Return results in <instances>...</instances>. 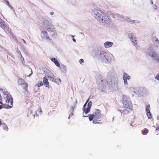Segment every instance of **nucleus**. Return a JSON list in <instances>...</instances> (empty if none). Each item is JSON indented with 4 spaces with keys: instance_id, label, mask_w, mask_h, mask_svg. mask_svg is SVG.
Segmentation results:
<instances>
[{
    "instance_id": "8",
    "label": "nucleus",
    "mask_w": 159,
    "mask_h": 159,
    "mask_svg": "<svg viewBox=\"0 0 159 159\" xmlns=\"http://www.w3.org/2000/svg\"><path fill=\"white\" fill-rule=\"evenodd\" d=\"M149 56L151 57L153 61L159 63V54L155 51L150 52Z\"/></svg>"
},
{
    "instance_id": "14",
    "label": "nucleus",
    "mask_w": 159,
    "mask_h": 159,
    "mask_svg": "<svg viewBox=\"0 0 159 159\" xmlns=\"http://www.w3.org/2000/svg\"><path fill=\"white\" fill-rule=\"evenodd\" d=\"M113 43L110 41H106L104 43V46L105 48H111L113 46Z\"/></svg>"
},
{
    "instance_id": "44",
    "label": "nucleus",
    "mask_w": 159,
    "mask_h": 159,
    "mask_svg": "<svg viewBox=\"0 0 159 159\" xmlns=\"http://www.w3.org/2000/svg\"><path fill=\"white\" fill-rule=\"evenodd\" d=\"M72 40H73V41L74 42H75L76 41V40L74 38H73L72 39Z\"/></svg>"
},
{
    "instance_id": "33",
    "label": "nucleus",
    "mask_w": 159,
    "mask_h": 159,
    "mask_svg": "<svg viewBox=\"0 0 159 159\" xmlns=\"http://www.w3.org/2000/svg\"><path fill=\"white\" fill-rule=\"evenodd\" d=\"M20 59H21V60L22 63L24 64L23 62L24 61V58L22 57L21 55V56Z\"/></svg>"
},
{
    "instance_id": "32",
    "label": "nucleus",
    "mask_w": 159,
    "mask_h": 159,
    "mask_svg": "<svg viewBox=\"0 0 159 159\" xmlns=\"http://www.w3.org/2000/svg\"><path fill=\"white\" fill-rule=\"evenodd\" d=\"M79 62L80 64H82L84 62V60L82 59H81L79 60Z\"/></svg>"
},
{
    "instance_id": "36",
    "label": "nucleus",
    "mask_w": 159,
    "mask_h": 159,
    "mask_svg": "<svg viewBox=\"0 0 159 159\" xmlns=\"http://www.w3.org/2000/svg\"><path fill=\"white\" fill-rule=\"evenodd\" d=\"M148 130L147 129H144L143 131V133L144 134H146L147 133Z\"/></svg>"
},
{
    "instance_id": "50",
    "label": "nucleus",
    "mask_w": 159,
    "mask_h": 159,
    "mask_svg": "<svg viewBox=\"0 0 159 159\" xmlns=\"http://www.w3.org/2000/svg\"><path fill=\"white\" fill-rule=\"evenodd\" d=\"M57 83V84H59L58 83Z\"/></svg>"
},
{
    "instance_id": "25",
    "label": "nucleus",
    "mask_w": 159,
    "mask_h": 159,
    "mask_svg": "<svg viewBox=\"0 0 159 159\" xmlns=\"http://www.w3.org/2000/svg\"><path fill=\"white\" fill-rule=\"evenodd\" d=\"M83 108L84 109H83L84 112L85 114H87L88 112H89L90 109V108L88 107H87V108H86V107H83Z\"/></svg>"
},
{
    "instance_id": "34",
    "label": "nucleus",
    "mask_w": 159,
    "mask_h": 159,
    "mask_svg": "<svg viewBox=\"0 0 159 159\" xmlns=\"http://www.w3.org/2000/svg\"><path fill=\"white\" fill-rule=\"evenodd\" d=\"M73 115V112H72L70 114L68 118L70 119V117H72Z\"/></svg>"
},
{
    "instance_id": "12",
    "label": "nucleus",
    "mask_w": 159,
    "mask_h": 159,
    "mask_svg": "<svg viewBox=\"0 0 159 159\" xmlns=\"http://www.w3.org/2000/svg\"><path fill=\"white\" fill-rule=\"evenodd\" d=\"M18 82L19 84L22 86L25 90L26 91L27 90L28 85L24 80L22 79H20L18 80Z\"/></svg>"
},
{
    "instance_id": "10",
    "label": "nucleus",
    "mask_w": 159,
    "mask_h": 159,
    "mask_svg": "<svg viewBox=\"0 0 159 159\" xmlns=\"http://www.w3.org/2000/svg\"><path fill=\"white\" fill-rule=\"evenodd\" d=\"M40 37L42 39H44L47 41L51 42L52 39L50 38L47 31L43 30L41 32Z\"/></svg>"
},
{
    "instance_id": "22",
    "label": "nucleus",
    "mask_w": 159,
    "mask_h": 159,
    "mask_svg": "<svg viewBox=\"0 0 159 159\" xmlns=\"http://www.w3.org/2000/svg\"><path fill=\"white\" fill-rule=\"evenodd\" d=\"M113 17L114 18H117L120 19H122L123 18L122 16L121 15L118 13H115L113 15Z\"/></svg>"
},
{
    "instance_id": "24",
    "label": "nucleus",
    "mask_w": 159,
    "mask_h": 159,
    "mask_svg": "<svg viewBox=\"0 0 159 159\" xmlns=\"http://www.w3.org/2000/svg\"><path fill=\"white\" fill-rule=\"evenodd\" d=\"M43 85V83L41 81H39L35 85V87L39 88Z\"/></svg>"
},
{
    "instance_id": "2",
    "label": "nucleus",
    "mask_w": 159,
    "mask_h": 159,
    "mask_svg": "<svg viewBox=\"0 0 159 159\" xmlns=\"http://www.w3.org/2000/svg\"><path fill=\"white\" fill-rule=\"evenodd\" d=\"M92 14L96 19L102 23L109 24L111 22V18L106 13L101 10H93Z\"/></svg>"
},
{
    "instance_id": "47",
    "label": "nucleus",
    "mask_w": 159,
    "mask_h": 159,
    "mask_svg": "<svg viewBox=\"0 0 159 159\" xmlns=\"http://www.w3.org/2000/svg\"><path fill=\"white\" fill-rule=\"evenodd\" d=\"M1 124H2L1 122V121L0 120V125Z\"/></svg>"
},
{
    "instance_id": "39",
    "label": "nucleus",
    "mask_w": 159,
    "mask_h": 159,
    "mask_svg": "<svg viewBox=\"0 0 159 159\" xmlns=\"http://www.w3.org/2000/svg\"><path fill=\"white\" fill-rule=\"evenodd\" d=\"M54 14V12H52V11L50 13V14L51 15V16H52V15H53Z\"/></svg>"
},
{
    "instance_id": "30",
    "label": "nucleus",
    "mask_w": 159,
    "mask_h": 159,
    "mask_svg": "<svg viewBox=\"0 0 159 159\" xmlns=\"http://www.w3.org/2000/svg\"><path fill=\"white\" fill-rule=\"evenodd\" d=\"M155 79L159 81V73H158L155 76Z\"/></svg>"
},
{
    "instance_id": "9",
    "label": "nucleus",
    "mask_w": 159,
    "mask_h": 159,
    "mask_svg": "<svg viewBox=\"0 0 159 159\" xmlns=\"http://www.w3.org/2000/svg\"><path fill=\"white\" fill-rule=\"evenodd\" d=\"M90 121L92 120H96L100 119L101 115V113L98 111H97L93 113V114L89 115L88 116Z\"/></svg>"
},
{
    "instance_id": "35",
    "label": "nucleus",
    "mask_w": 159,
    "mask_h": 159,
    "mask_svg": "<svg viewBox=\"0 0 159 159\" xmlns=\"http://www.w3.org/2000/svg\"><path fill=\"white\" fill-rule=\"evenodd\" d=\"M89 98H88V99L86 101V102L85 103V104H84V107H86V103H87L88 102H89Z\"/></svg>"
},
{
    "instance_id": "1",
    "label": "nucleus",
    "mask_w": 159,
    "mask_h": 159,
    "mask_svg": "<svg viewBox=\"0 0 159 159\" xmlns=\"http://www.w3.org/2000/svg\"><path fill=\"white\" fill-rule=\"evenodd\" d=\"M13 103L12 97L7 91H3L2 98L0 95V110L2 108H11L13 106Z\"/></svg>"
},
{
    "instance_id": "16",
    "label": "nucleus",
    "mask_w": 159,
    "mask_h": 159,
    "mask_svg": "<svg viewBox=\"0 0 159 159\" xmlns=\"http://www.w3.org/2000/svg\"><path fill=\"white\" fill-rule=\"evenodd\" d=\"M150 105H148L146 107V111L147 113V115L148 118H151V114L150 111Z\"/></svg>"
},
{
    "instance_id": "17",
    "label": "nucleus",
    "mask_w": 159,
    "mask_h": 159,
    "mask_svg": "<svg viewBox=\"0 0 159 159\" xmlns=\"http://www.w3.org/2000/svg\"><path fill=\"white\" fill-rule=\"evenodd\" d=\"M124 19L125 20L128 21V22H130L131 23H139V21H136V20H133L131 19L129 17H125L124 18Z\"/></svg>"
},
{
    "instance_id": "21",
    "label": "nucleus",
    "mask_w": 159,
    "mask_h": 159,
    "mask_svg": "<svg viewBox=\"0 0 159 159\" xmlns=\"http://www.w3.org/2000/svg\"><path fill=\"white\" fill-rule=\"evenodd\" d=\"M130 40L133 42L134 43V46H136V45H137V40L136 39V38L134 36V37L131 38L130 39Z\"/></svg>"
},
{
    "instance_id": "28",
    "label": "nucleus",
    "mask_w": 159,
    "mask_h": 159,
    "mask_svg": "<svg viewBox=\"0 0 159 159\" xmlns=\"http://www.w3.org/2000/svg\"><path fill=\"white\" fill-rule=\"evenodd\" d=\"M123 80L124 85H128V82L127 80H128L123 79Z\"/></svg>"
},
{
    "instance_id": "42",
    "label": "nucleus",
    "mask_w": 159,
    "mask_h": 159,
    "mask_svg": "<svg viewBox=\"0 0 159 159\" xmlns=\"http://www.w3.org/2000/svg\"><path fill=\"white\" fill-rule=\"evenodd\" d=\"M5 2H7L8 4H9V2L7 1V0H3Z\"/></svg>"
},
{
    "instance_id": "38",
    "label": "nucleus",
    "mask_w": 159,
    "mask_h": 159,
    "mask_svg": "<svg viewBox=\"0 0 159 159\" xmlns=\"http://www.w3.org/2000/svg\"><path fill=\"white\" fill-rule=\"evenodd\" d=\"M31 73L30 74L28 75V76H29V77H30L32 75V74H33V72H32V69H31Z\"/></svg>"
},
{
    "instance_id": "18",
    "label": "nucleus",
    "mask_w": 159,
    "mask_h": 159,
    "mask_svg": "<svg viewBox=\"0 0 159 159\" xmlns=\"http://www.w3.org/2000/svg\"><path fill=\"white\" fill-rule=\"evenodd\" d=\"M43 82L45 85V86L49 88V85L48 81L47 79V77L45 76L43 78Z\"/></svg>"
},
{
    "instance_id": "11",
    "label": "nucleus",
    "mask_w": 159,
    "mask_h": 159,
    "mask_svg": "<svg viewBox=\"0 0 159 159\" xmlns=\"http://www.w3.org/2000/svg\"><path fill=\"white\" fill-rule=\"evenodd\" d=\"M46 77H48L49 78V80L53 82H55L56 81V79L55 76L51 71L49 70H47L46 71Z\"/></svg>"
},
{
    "instance_id": "29",
    "label": "nucleus",
    "mask_w": 159,
    "mask_h": 159,
    "mask_svg": "<svg viewBox=\"0 0 159 159\" xmlns=\"http://www.w3.org/2000/svg\"><path fill=\"white\" fill-rule=\"evenodd\" d=\"M92 102L91 101L89 102L88 103L87 107L90 109L91 107L92 106Z\"/></svg>"
},
{
    "instance_id": "4",
    "label": "nucleus",
    "mask_w": 159,
    "mask_h": 159,
    "mask_svg": "<svg viewBox=\"0 0 159 159\" xmlns=\"http://www.w3.org/2000/svg\"><path fill=\"white\" fill-rule=\"evenodd\" d=\"M123 104L125 110L124 111L125 113L127 114L131 111L133 108V105L130 98L126 95L122 96Z\"/></svg>"
},
{
    "instance_id": "31",
    "label": "nucleus",
    "mask_w": 159,
    "mask_h": 159,
    "mask_svg": "<svg viewBox=\"0 0 159 159\" xmlns=\"http://www.w3.org/2000/svg\"><path fill=\"white\" fill-rule=\"evenodd\" d=\"M152 7V8L155 10H156L157 8V6L155 4L153 5Z\"/></svg>"
},
{
    "instance_id": "49",
    "label": "nucleus",
    "mask_w": 159,
    "mask_h": 159,
    "mask_svg": "<svg viewBox=\"0 0 159 159\" xmlns=\"http://www.w3.org/2000/svg\"><path fill=\"white\" fill-rule=\"evenodd\" d=\"M119 111H120V112H121V110H119Z\"/></svg>"
},
{
    "instance_id": "46",
    "label": "nucleus",
    "mask_w": 159,
    "mask_h": 159,
    "mask_svg": "<svg viewBox=\"0 0 159 159\" xmlns=\"http://www.w3.org/2000/svg\"><path fill=\"white\" fill-rule=\"evenodd\" d=\"M22 40L24 41V43H25V40L23 39Z\"/></svg>"
},
{
    "instance_id": "48",
    "label": "nucleus",
    "mask_w": 159,
    "mask_h": 159,
    "mask_svg": "<svg viewBox=\"0 0 159 159\" xmlns=\"http://www.w3.org/2000/svg\"><path fill=\"white\" fill-rule=\"evenodd\" d=\"M130 125H131V126H132V123H131V124H130Z\"/></svg>"
},
{
    "instance_id": "26",
    "label": "nucleus",
    "mask_w": 159,
    "mask_h": 159,
    "mask_svg": "<svg viewBox=\"0 0 159 159\" xmlns=\"http://www.w3.org/2000/svg\"><path fill=\"white\" fill-rule=\"evenodd\" d=\"M134 36V34L133 33H129L128 34V37L130 39Z\"/></svg>"
},
{
    "instance_id": "23",
    "label": "nucleus",
    "mask_w": 159,
    "mask_h": 159,
    "mask_svg": "<svg viewBox=\"0 0 159 159\" xmlns=\"http://www.w3.org/2000/svg\"><path fill=\"white\" fill-rule=\"evenodd\" d=\"M61 71L63 73H66V66L62 65H61Z\"/></svg>"
},
{
    "instance_id": "20",
    "label": "nucleus",
    "mask_w": 159,
    "mask_h": 159,
    "mask_svg": "<svg viewBox=\"0 0 159 159\" xmlns=\"http://www.w3.org/2000/svg\"><path fill=\"white\" fill-rule=\"evenodd\" d=\"M130 76L126 73L124 72L123 74V79L129 80L130 79Z\"/></svg>"
},
{
    "instance_id": "37",
    "label": "nucleus",
    "mask_w": 159,
    "mask_h": 159,
    "mask_svg": "<svg viewBox=\"0 0 159 159\" xmlns=\"http://www.w3.org/2000/svg\"><path fill=\"white\" fill-rule=\"evenodd\" d=\"M57 80L59 81L60 83H61V80L60 78H57Z\"/></svg>"
},
{
    "instance_id": "41",
    "label": "nucleus",
    "mask_w": 159,
    "mask_h": 159,
    "mask_svg": "<svg viewBox=\"0 0 159 159\" xmlns=\"http://www.w3.org/2000/svg\"><path fill=\"white\" fill-rule=\"evenodd\" d=\"M93 120V124H96L97 123V121H94L95 120Z\"/></svg>"
},
{
    "instance_id": "7",
    "label": "nucleus",
    "mask_w": 159,
    "mask_h": 159,
    "mask_svg": "<svg viewBox=\"0 0 159 159\" xmlns=\"http://www.w3.org/2000/svg\"><path fill=\"white\" fill-rule=\"evenodd\" d=\"M97 82L99 89L104 91L106 88V82L105 80L101 76L97 80Z\"/></svg>"
},
{
    "instance_id": "27",
    "label": "nucleus",
    "mask_w": 159,
    "mask_h": 159,
    "mask_svg": "<svg viewBox=\"0 0 159 159\" xmlns=\"http://www.w3.org/2000/svg\"><path fill=\"white\" fill-rule=\"evenodd\" d=\"M3 129L6 131H8V128L7 126L5 124H4L2 126Z\"/></svg>"
},
{
    "instance_id": "6",
    "label": "nucleus",
    "mask_w": 159,
    "mask_h": 159,
    "mask_svg": "<svg viewBox=\"0 0 159 159\" xmlns=\"http://www.w3.org/2000/svg\"><path fill=\"white\" fill-rule=\"evenodd\" d=\"M108 82L109 81L110 79H111V83L114 82L116 87L118 88V84L117 83V79L115 72L114 71H111L109 72L107 76Z\"/></svg>"
},
{
    "instance_id": "43",
    "label": "nucleus",
    "mask_w": 159,
    "mask_h": 159,
    "mask_svg": "<svg viewBox=\"0 0 159 159\" xmlns=\"http://www.w3.org/2000/svg\"><path fill=\"white\" fill-rule=\"evenodd\" d=\"M150 3L151 4H153V1L152 0H151V1H150Z\"/></svg>"
},
{
    "instance_id": "45",
    "label": "nucleus",
    "mask_w": 159,
    "mask_h": 159,
    "mask_svg": "<svg viewBox=\"0 0 159 159\" xmlns=\"http://www.w3.org/2000/svg\"><path fill=\"white\" fill-rule=\"evenodd\" d=\"M158 129H159V127H157L156 128V130H157Z\"/></svg>"
},
{
    "instance_id": "5",
    "label": "nucleus",
    "mask_w": 159,
    "mask_h": 159,
    "mask_svg": "<svg viewBox=\"0 0 159 159\" xmlns=\"http://www.w3.org/2000/svg\"><path fill=\"white\" fill-rule=\"evenodd\" d=\"M43 26L45 29L48 31L52 32L53 34L52 35L57 34V32L54 26L48 20H44L43 21Z\"/></svg>"
},
{
    "instance_id": "13",
    "label": "nucleus",
    "mask_w": 159,
    "mask_h": 159,
    "mask_svg": "<svg viewBox=\"0 0 159 159\" xmlns=\"http://www.w3.org/2000/svg\"><path fill=\"white\" fill-rule=\"evenodd\" d=\"M127 90L132 94L133 97H134L135 94H137V90L133 87H129L127 88Z\"/></svg>"
},
{
    "instance_id": "3",
    "label": "nucleus",
    "mask_w": 159,
    "mask_h": 159,
    "mask_svg": "<svg viewBox=\"0 0 159 159\" xmlns=\"http://www.w3.org/2000/svg\"><path fill=\"white\" fill-rule=\"evenodd\" d=\"M97 58L99 60L105 63H111L114 61L113 58L110 54L103 51L100 52Z\"/></svg>"
},
{
    "instance_id": "19",
    "label": "nucleus",
    "mask_w": 159,
    "mask_h": 159,
    "mask_svg": "<svg viewBox=\"0 0 159 159\" xmlns=\"http://www.w3.org/2000/svg\"><path fill=\"white\" fill-rule=\"evenodd\" d=\"M153 41L156 46L159 48V40L156 37L154 38Z\"/></svg>"
},
{
    "instance_id": "40",
    "label": "nucleus",
    "mask_w": 159,
    "mask_h": 159,
    "mask_svg": "<svg viewBox=\"0 0 159 159\" xmlns=\"http://www.w3.org/2000/svg\"><path fill=\"white\" fill-rule=\"evenodd\" d=\"M39 112L40 115H41L42 112V111L41 110H40L39 111Z\"/></svg>"
},
{
    "instance_id": "15",
    "label": "nucleus",
    "mask_w": 159,
    "mask_h": 159,
    "mask_svg": "<svg viewBox=\"0 0 159 159\" xmlns=\"http://www.w3.org/2000/svg\"><path fill=\"white\" fill-rule=\"evenodd\" d=\"M51 60L57 66L60 68V64L56 58L55 57H52L51 59Z\"/></svg>"
}]
</instances>
